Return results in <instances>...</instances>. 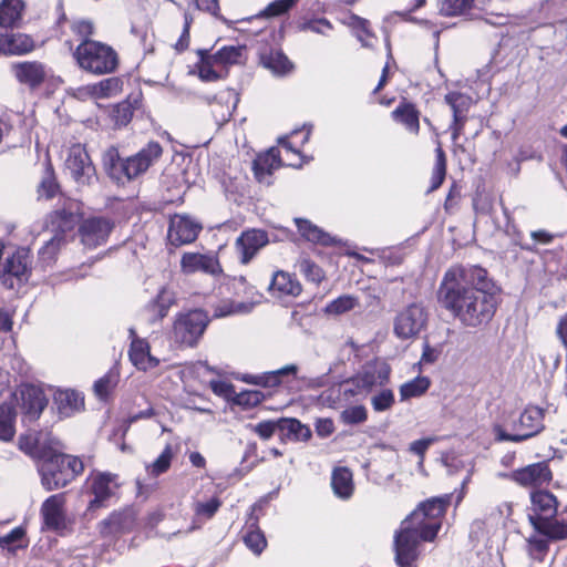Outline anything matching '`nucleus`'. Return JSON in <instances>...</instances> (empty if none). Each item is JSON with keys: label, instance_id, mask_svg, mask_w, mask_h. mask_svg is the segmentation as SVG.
<instances>
[{"label": "nucleus", "instance_id": "9", "mask_svg": "<svg viewBox=\"0 0 567 567\" xmlns=\"http://www.w3.org/2000/svg\"><path fill=\"white\" fill-rule=\"evenodd\" d=\"M429 311L421 302H412L403 307L393 321V332L401 340L417 337L427 326Z\"/></svg>", "mask_w": 567, "mask_h": 567}, {"label": "nucleus", "instance_id": "36", "mask_svg": "<svg viewBox=\"0 0 567 567\" xmlns=\"http://www.w3.org/2000/svg\"><path fill=\"white\" fill-rule=\"evenodd\" d=\"M23 9L22 0H2L0 3V27H14L20 21Z\"/></svg>", "mask_w": 567, "mask_h": 567}, {"label": "nucleus", "instance_id": "11", "mask_svg": "<svg viewBox=\"0 0 567 567\" xmlns=\"http://www.w3.org/2000/svg\"><path fill=\"white\" fill-rule=\"evenodd\" d=\"M30 255L25 249H18L9 256L2 267L1 281L8 289L28 280L30 274Z\"/></svg>", "mask_w": 567, "mask_h": 567}, {"label": "nucleus", "instance_id": "51", "mask_svg": "<svg viewBox=\"0 0 567 567\" xmlns=\"http://www.w3.org/2000/svg\"><path fill=\"white\" fill-rule=\"evenodd\" d=\"M255 302L224 301L215 308L214 317L221 318L234 313L249 312Z\"/></svg>", "mask_w": 567, "mask_h": 567}, {"label": "nucleus", "instance_id": "34", "mask_svg": "<svg viewBox=\"0 0 567 567\" xmlns=\"http://www.w3.org/2000/svg\"><path fill=\"white\" fill-rule=\"evenodd\" d=\"M392 117L394 121L404 125L409 132H411L415 135L419 133V131H420V112L415 109V106L413 104L402 102L392 112Z\"/></svg>", "mask_w": 567, "mask_h": 567}, {"label": "nucleus", "instance_id": "18", "mask_svg": "<svg viewBox=\"0 0 567 567\" xmlns=\"http://www.w3.org/2000/svg\"><path fill=\"white\" fill-rule=\"evenodd\" d=\"M59 442L51 432H37L21 435L19 447L39 462Z\"/></svg>", "mask_w": 567, "mask_h": 567}, {"label": "nucleus", "instance_id": "41", "mask_svg": "<svg viewBox=\"0 0 567 567\" xmlns=\"http://www.w3.org/2000/svg\"><path fill=\"white\" fill-rule=\"evenodd\" d=\"M16 413L8 404L0 405V440L9 442L13 439Z\"/></svg>", "mask_w": 567, "mask_h": 567}, {"label": "nucleus", "instance_id": "40", "mask_svg": "<svg viewBox=\"0 0 567 567\" xmlns=\"http://www.w3.org/2000/svg\"><path fill=\"white\" fill-rule=\"evenodd\" d=\"M344 23L352 29L355 38L363 47L371 48L373 45L374 35L370 30V23L368 20L357 14H351Z\"/></svg>", "mask_w": 567, "mask_h": 567}, {"label": "nucleus", "instance_id": "42", "mask_svg": "<svg viewBox=\"0 0 567 567\" xmlns=\"http://www.w3.org/2000/svg\"><path fill=\"white\" fill-rule=\"evenodd\" d=\"M360 306L359 299L351 295H343L338 297L337 299L330 301L324 311L328 315L340 316L352 311L357 307Z\"/></svg>", "mask_w": 567, "mask_h": 567}, {"label": "nucleus", "instance_id": "62", "mask_svg": "<svg viewBox=\"0 0 567 567\" xmlns=\"http://www.w3.org/2000/svg\"><path fill=\"white\" fill-rule=\"evenodd\" d=\"M277 430L280 431V419L262 421L255 426V432L264 440L270 439Z\"/></svg>", "mask_w": 567, "mask_h": 567}, {"label": "nucleus", "instance_id": "59", "mask_svg": "<svg viewBox=\"0 0 567 567\" xmlns=\"http://www.w3.org/2000/svg\"><path fill=\"white\" fill-rule=\"evenodd\" d=\"M530 237L533 239V243H520L519 244L523 249L534 251V250H536L537 244L547 245V244L551 243L554 239L553 234H550L546 230H543V229L532 231Z\"/></svg>", "mask_w": 567, "mask_h": 567}, {"label": "nucleus", "instance_id": "21", "mask_svg": "<svg viewBox=\"0 0 567 567\" xmlns=\"http://www.w3.org/2000/svg\"><path fill=\"white\" fill-rule=\"evenodd\" d=\"M12 72L16 79L31 89L40 86L47 75V66L39 61H24L12 64Z\"/></svg>", "mask_w": 567, "mask_h": 567}, {"label": "nucleus", "instance_id": "45", "mask_svg": "<svg viewBox=\"0 0 567 567\" xmlns=\"http://www.w3.org/2000/svg\"><path fill=\"white\" fill-rule=\"evenodd\" d=\"M95 100L106 99L116 95L122 90V82L118 78H107L93 83Z\"/></svg>", "mask_w": 567, "mask_h": 567}, {"label": "nucleus", "instance_id": "26", "mask_svg": "<svg viewBox=\"0 0 567 567\" xmlns=\"http://www.w3.org/2000/svg\"><path fill=\"white\" fill-rule=\"evenodd\" d=\"M487 2L488 0H437V8L446 17L468 16L474 10H485Z\"/></svg>", "mask_w": 567, "mask_h": 567}, {"label": "nucleus", "instance_id": "2", "mask_svg": "<svg viewBox=\"0 0 567 567\" xmlns=\"http://www.w3.org/2000/svg\"><path fill=\"white\" fill-rule=\"evenodd\" d=\"M451 497V494H445L425 501L401 523L394 536L395 563L399 567L416 566L420 543L435 539Z\"/></svg>", "mask_w": 567, "mask_h": 567}, {"label": "nucleus", "instance_id": "15", "mask_svg": "<svg viewBox=\"0 0 567 567\" xmlns=\"http://www.w3.org/2000/svg\"><path fill=\"white\" fill-rule=\"evenodd\" d=\"M117 476L111 473H96L89 478V489L93 494L89 509H96L104 506L105 502L115 493L118 484Z\"/></svg>", "mask_w": 567, "mask_h": 567}, {"label": "nucleus", "instance_id": "44", "mask_svg": "<svg viewBox=\"0 0 567 567\" xmlns=\"http://www.w3.org/2000/svg\"><path fill=\"white\" fill-rule=\"evenodd\" d=\"M445 102L452 109L453 116H466L473 100L466 94L460 92H450L445 95Z\"/></svg>", "mask_w": 567, "mask_h": 567}, {"label": "nucleus", "instance_id": "8", "mask_svg": "<svg viewBox=\"0 0 567 567\" xmlns=\"http://www.w3.org/2000/svg\"><path fill=\"white\" fill-rule=\"evenodd\" d=\"M209 321L208 313L200 309L181 312L173 321L172 340L181 348H194L202 339Z\"/></svg>", "mask_w": 567, "mask_h": 567}, {"label": "nucleus", "instance_id": "31", "mask_svg": "<svg viewBox=\"0 0 567 567\" xmlns=\"http://www.w3.org/2000/svg\"><path fill=\"white\" fill-rule=\"evenodd\" d=\"M331 486L337 497L349 499L354 491L352 472L348 467H337L332 472Z\"/></svg>", "mask_w": 567, "mask_h": 567}, {"label": "nucleus", "instance_id": "35", "mask_svg": "<svg viewBox=\"0 0 567 567\" xmlns=\"http://www.w3.org/2000/svg\"><path fill=\"white\" fill-rule=\"evenodd\" d=\"M298 371L299 368L297 364H288L278 370L251 377L250 379L255 384H260L266 388H275L281 383V380L285 377H292L293 379H297Z\"/></svg>", "mask_w": 567, "mask_h": 567}, {"label": "nucleus", "instance_id": "49", "mask_svg": "<svg viewBox=\"0 0 567 567\" xmlns=\"http://www.w3.org/2000/svg\"><path fill=\"white\" fill-rule=\"evenodd\" d=\"M173 458V450L171 445H166L159 456L150 465L146 466V471L151 476H158L165 473Z\"/></svg>", "mask_w": 567, "mask_h": 567}, {"label": "nucleus", "instance_id": "19", "mask_svg": "<svg viewBox=\"0 0 567 567\" xmlns=\"http://www.w3.org/2000/svg\"><path fill=\"white\" fill-rule=\"evenodd\" d=\"M268 235L260 229L244 231L236 240V249L241 264H248L268 244Z\"/></svg>", "mask_w": 567, "mask_h": 567}, {"label": "nucleus", "instance_id": "52", "mask_svg": "<svg viewBox=\"0 0 567 567\" xmlns=\"http://www.w3.org/2000/svg\"><path fill=\"white\" fill-rule=\"evenodd\" d=\"M368 419V411L363 405H353L344 409L340 414V420L346 425L362 424Z\"/></svg>", "mask_w": 567, "mask_h": 567}, {"label": "nucleus", "instance_id": "7", "mask_svg": "<svg viewBox=\"0 0 567 567\" xmlns=\"http://www.w3.org/2000/svg\"><path fill=\"white\" fill-rule=\"evenodd\" d=\"M545 411L535 405H528L524 409L518 416H512L506 423V427L511 430L507 432L502 425L494 427L495 437L497 441L523 442L535 435L539 434L544 425Z\"/></svg>", "mask_w": 567, "mask_h": 567}, {"label": "nucleus", "instance_id": "3", "mask_svg": "<svg viewBox=\"0 0 567 567\" xmlns=\"http://www.w3.org/2000/svg\"><path fill=\"white\" fill-rule=\"evenodd\" d=\"M78 210V203L68 199L61 208H56L45 217L44 228L52 233V236L45 240L38 252L42 267H50L55 262L58 254L66 244V234L72 231L76 225Z\"/></svg>", "mask_w": 567, "mask_h": 567}, {"label": "nucleus", "instance_id": "33", "mask_svg": "<svg viewBox=\"0 0 567 567\" xmlns=\"http://www.w3.org/2000/svg\"><path fill=\"white\" fill-rule=\"evenodd\" d=\"M534 528L538 534L548 538L550 542L567 539V519L565 518L559 519L556 516L547 518L539 522Z\"/></svg>", "mask_w": 567, "mask_h": 567}, {"label": "nucleus", "instance_id": "13", "mask_svg": "<svg viewBox=\"0 0 567 567\" xmlns=\"http://www.w3.org/2000/svg\"><path fill=\"white\" fill-rule=\"evenodd\" d=\"M199 221L184 214H175L171 217L168 227V240L173 246L193 243L202 230Z\"/></svg>", "mask_w": 567, "mask_h": 567}, {"label": "nucleus", "instance_id": "63", "mask_svg": "<svg viewBox=\"0 0 567 567\" xmlns=\"http://www.w3.org/2000/svg\"><path fill=\"white\" fill-rule=\"evenodd\" d=\"M24 530L20 527L13 528L10 533L4 536H0V547L9 550H14L18 542L22 539Z\"/></svg>", "mask_w": 567, "mask_h": 567}, {"label": "nucleus", "instance_id": "4", "mask_svg": "<svg viewBox=\"0 0 567 567\" xmlns=\"http://www.w3.org/2000/svg\"><path fill=\"white\" fill-rule=\"evenodd\" d=\"M61 451L62 444L59 442L38 462L41 483L47 491L66 486L84 470L80 458Z\"/></svg>", "mask_w": 567, "mask_h": 567}, {"label": "nucleus", "instance_id": "61", "mask_svg": "<svg viewBox=\"0 0 567 567\" xmlns=\"http://www.w3.org/2000/svg\"><path fill=\"white\" fill-rule=\"evenodd\" d=\"M298 0H275L267 6L265 9V14L267 17H277L285 12H287L290 8H292Z\"/></svg>", "mask_w": 567, "mask_h": 567}, {"label": "nucleus", "instance_id": "22", "mask_svg": "<svg viewBox=\"0 0 567 567\" xmlns=\"http://www.w3.org/2000/svg\"><path fill=\"white\" fill-rule=\"evenodd\" d=\"M284 165L281 152L277 147H270L268 151L260 153L252 163L255 177L260 183L270 184L272 173Z\"/></svg>", "mask_w": 567, "mask_h": 567}, {"label": "nucleus", "instance_id": "46", "mask_svg": "<svg viewBox=\"0 0 567 567\" xmlns=\"http://www.w3.org/2000/svg\"><path fill=\"white\" fill-rule=\"evenodd\" d=\"M118 378V371L115 369H111L105 375L95 381L93 389L96 396H99L102 400L107 398L110 392L116 386Z\"/></svg>", "mask_w": 567, "mask_h": 567}, {"label": "nucleus", "instance_id": "48", "mask_svg": "<svg viewBox=\"0 0 567 567\" xmlns=\"http://www.w3.org/2000/svg\"><path fill=\"white\" fill-rule=\"evenodd\" d=\"M244 542L256 555H260L267 545L262 532L255 524L249 526V530L246 533Z\"/></svg>", "mask_w": 567, "mask_h": 567}, {"label": "nucleus", "instance_id": "10", "mask_svg": "<svg viewBox=\"0 0 567 567\" xmlns=\"http://www.w3.org/2000/svg\"><path fill=\"white\" fill-rule=\"evenodd\" d=\"M65 168L78 185H91L96 179L95 167L85 150L81 144H74L70 147Z\"/></svg>", "mask_w": 567, "mask_h": 567}, {"label": "nucleus", "instance_id": "27", "mask_svg": "<svg viewBox=\"0 0 567 567\" xmlns=\"http://www.w3.org/2000/svg\"><path fill=\"white\" fill-rule=\"evenodd\" d=\"M272 296L282 297H297L301 293V285L295 276L287 271H276L269 286Z\"/></svg>", "mask_w": 567, "mask_h": 567}, {"label": "nucleus", "instance_id": "28", "mask_svg": "<svg viewBox=\"0 0 567 567\" xmlns=\"http://www.w3.org/2000/svg\"><path fill=\"white\" fill-rule=\"evenodd\" d=\"M128 357L138 370L148 371L156 368L159 360L151 354V348L146 340H135L131 343Z\"/></svg>", "mask_w": 567, "mask_h": 567}, {"label": "nucleus", "instance_id": "32", "mask_svg": "<svg viewBox=\"0 0 567 567\" xmlns=\"http://www.w3.org/2000/svg\"><path fill=\"white\" fill-rule=\"evenodd\" d=\"M0 49L10 54H25L34 49V41L22 33L0 35Z\"/></svg>", "mask_w": 567, "mask_h": 567}, {"label": "nucleus", "instance_id": "20", "mask_svg": "<svg viewBox=\"0 0 567 567\" xmlns=\"http://www.w3.org/2000/svg\"><path fill=\"white\" fill-rule=\"evenodd\" d=\"M391 369L383 361H372L367 363L362 371L354 378L359 389L370 390L375 385H383L388 382Z\"/></svg>", "mask_w": 567, "mask_h": 567}, {"label": "nucleus", "instance_id": "54", "mask_svg": "<svg viewBox=\"0 0 567 567\" xmlns=\"http://www.w3.org/2000/svg\"><path fill=\"white\" fill-rule=\"evenodd\" d=\"M549 539L539 535L530 536L528 538L529 555L539 561L544 560L545 555L549 548Z\"/></svg>", "mask_w": 567, "mask_h": 567}, {"label": "nucleus", "instance_id": "55", "mask_svg": "<svg viewBox=\"0 0 567 567\" xmlns=\"http://www.w3.org/2000/svg\"><path fill=\"white\" fill-rule=\"evenodd\" d=\"M221 502L218 497H212L208 501H196L194 503V513L197 517H203L204 519H210L220 507Z\"/></svg>", "mask_w": 567, "mask_h": 567}, {"label": "nucleus", "instance_id": "60", "mask_svg": "<svg viewBox=\"0 0 567 567\" xmlns=\"http://www.w3.org/2000/svg\"><path fill=\"white\" fill-rule=\"evenodd\" d=\"M71 30L76 34L81 42L92 41L90 37L94 32L93 23L89 20H75L71 24Z\"/></svg>", "mask_w": 567, "mask_h": 567}, {"label": "nucleus", "instance_id": "30", "mask_svg": "<svg viewBox=\"0 0 567 567\" xmlns=\"http://www.w3.org/2000/svg\"><path fill=\"white\" fill-rule=\"evenodd\" d=\"M260 63L272 74L281 76L292 70V64L288 58L277 49H269L260 52Z\"/></svg>", "mask_w": 567, "mask_h": 567}, {"label": "nucleus", "instance_id": "50", "mask_svg": "<svg viewBox=\"0 0 567 567\" xmlns=\"http://www.w3.org/2000/svg\"><path fill=\"white\" fill-rule=\"evenodd\" d=\"M241 58L243 48L234 45L224 47L212 55V60L219 64H236L240 62Z\"/></svg>", "mask_w": 567, "mask_h": 567}, {"label": "nucleus", "instance_id": "29", "mask_svg": "<svg viewBox=\"0 0 567 567\" xmlns=\"http://www.w3.org/2000/svg\"><path fill=\"white\" fill-rule=\"evenodd\" d=\"M295 224L301 237L306 240L321 246H333L340 243L339 239L326 233L308 219L296 218Z\"/></svg>", "mask_w": 567, "mask_h": 567}, {"label": "nucleus", "instance_id": "58", "mask_svg": "<svg viewBox=\"0 0 567 567\" xmlns=\"http://www.w3.org/2000/svg\"><path fill=\"white\" fill-rule=\"evenodd\" d=\"M301 31H311L313 33L328 35L329 32L332 30V24L329 20L324 18L320 19H312L303 22L300 25Z\"/></svg>", "mask_w": 567, "mask_h": 567}, {"label": "nucleus", "instance_id": "43", "mask_svg": "<svg viewBox=\"0 0 567 567\" xmlns=\"http://www.w3.org/2000/svg\"><path fill=\"white\" fill-rule=\"evenodd\" d=\"M175 303V295L173 291L163 288L159 290L156 299L152 302L151 309L157 319L167 316L171 307Z\"/></svg>", "mask_w": 567, "mask_h": 567}, {"label": "nucleus", "instance_id": "23", "mask_svg": "<svg viewBox=\"0 0 567 567\" xmlns=\"http://www.w3.org/2000/svg\"><path fill=\"white\" fill-rule=\"evenodd\" d=\"M310 130L300 128L293 130L289 135L279 137L278 143L281 147V158L289 157L290 155L297 156L298 161H288L287 166L299 168L302 166L303 161L300 155V147L308 142Z\"/></svg>", "mask_w": 567, "mask_h": 567}, {"label": "nucleus", "instance_id": "6", "mask_svg": "<svg viewBox=\"0 0 567 567\" xmlns=\"http://www.w3.org/2000/svg\"><path fill=\"white\" fill-rule=\"evenodd\" d=\"M73 56L80 69L94 75L113 73L118 65L116 51L100 41L81 42Z\"/></svg>", "mask_w": 567, "mask_h": 567}, {"label": "nucleus", "instance_id": "57", "mask_svg": "<svg viewBox=\"0 0 567 567\" xmlns=\"http://www.w3.org/2000/svg\"><path fill=\"white\" fill-rule=\"evenodd\" d=\"M299 270L311 281L320 282L323 278L321 268L308 258L299 260Z\"/></svg>", "mask_w": 567, "mask_h": 567}, {"label": "nucleus", "instance_id": "12", "mask_svg": "<svg viewBox=\"0 0 567 567\" xmlns=\"http://www.w3.org/2000/svg\"><path fill=\"white\" fill-rule=\"evenodd\" d=\"M114 228V223L106 217H91L82 221L79 233L82 244L90 249L104 245Z\"/></svg>", "mask_w": 567, "mask_h": 567}, {"label": "nucleus", "instance_id": "16", "mask_svg": "<svg viewBox=\"0 0 567 567\" xmlns=\"http://www.w3.org/2000/svg\"><path fill=\"white\" fill-rule=\"evenodd\" d=\"M529 522L533 526L547 518L557 516V498L547 491H535L530 494Z\"/></svg>", "mask_w": 567, "mask_h": 567}, {"label": "nucleus", "instance_id": "56", "mask_svg": "<svg viewBox=\"0 0 567 567\" xmlns=\"http://www.w3.org/2000/svg\"><path fill=\"white\" fill-rule=\"evenodd\" d=\"M394 402V393L390 389H383L371 398V405L375 412L390 410Z\"/></svg>", "mask_w": 567, "mask_h": 567}, {"label": "nucleus", "instance_id": "17", "mask_svg": "<svg viewBox=\"0 0 567 567\" xmlns=\"http://www.w3.org/2000/svg\"><path fill=\"white\" fill-rule=\"evenodd\" d=\"M181 270L185 275L204 272L216 276L221 272L218 259L212 254L184 252L181 258Z\"/></svg>", "mask_w": 567, "mask_h": 567}, {"label": "nucleus", "instance_id": "14", "mask_svg": "<svg viewBox=\"0 0 567 567\" xmlns=\"http://www.w3.org/2000/svg\"><path fill=\"white\" fill-rule=\"evenodd\" d=\"M43 525L49 530H59L65 527V495L63 493L48 497L40 509Z\"/></svg>", "mask_w": 567, "mask_h": 567}, {"label": "nucleus", "instance_id": "1", "mask_svg": "<svg viewBox=\"0 0 567 567\" xmlns=\"http://www.w3.org/2000/svg\"><path fill=\"white\" fill-rule=\"evenodd\" d=\"M439 301L462 326L488 323L497 308V296L487 271L480 266H453L444 274Z\"/></svg>", "mask_w": 567, "mask_h": 567}, {"label": "nucleus", "instance_id": "53", "mask_svg": "<svg viewBox=\"0 0 567 567\" xmlns=\"http://www.w3.org/2000/svg\"><path fill=\"white\" fill-rule=\"evenodd\" d=\"M353 393L351 390H343L341 385L331 386L319 395V402L327 408L338 409L341 406V394Z\"/></svg>", "mask_w": 567, "mask_h": 567}, {"label": "nucleus", "instance_id": "39", "mask_svg": "<svg viewBox=\"0 0 567 567\" xmlns=\"http://www.w3.org/2000/svg\"><path fill=\"white\" fill-rule=\"evenodd\" d=\"M55 403L59 406V411L62 415H70L74 411H79L84 400L80 393L72 390L58 391L54 395Z\"/></svg>", "mask_w": 567, "mask_h": 567}, {"label": "nucleus", "instance_id": "64", "mask_svg": "<svg viewBox=\"0 0 567 567\" xmlns=\"http://www.w3.org/2000/svg\"><path fill=\"white\" fill-rule=\"evenodd\" d=\"M265 395L260 391L249 390L237 394L236 402L240 405L255 406L264 400Z\"/></svg>", "mask_w": 567, "mask_h": 567}, {"label": "nucleus", "instance_id": "37", "mask_svg": "<svg viewBox=\"0 0 567 567\" xmlns=\"http://www.w3.org/2000/svg\"><path fill=\"white\" fill-rule=\"evenodd\" d=\"M430 386L431 380L429 377L417 375L416 378L400 385V400L408 401L410 399L420 398L426 393Z\"/></svg>", "mask_w": 567, "mask_h": 567}, {"label": "nucleus", "instance_id": "24", "mask_svg": "<svg viewBox=\"0 0 567 567\" xmlns=\"http://www.w3.org/2000/svg\"><path fill=\"white\" fill-rule=\"evenodd\" d=\"M512 477L522 486H539L551 480V472L545 462H540L513 472Z\"/></svg>", "mask_w": 567, "mask_h": 567}, {"label": "nucleus", "instance_id": "47", "mask_svg": "<svg viewBox=\"0 0 567 567\" xmlns=\"http://www.w3.org/2000/svg\"><path fill=\"white\" fill-rule=\"evenodd\" d=\"M435 153L436 161L431 177V190L437 189L442 185L446 175V158L440 143L437 144Z\"/></svg>", "mask_w": 567, "mask_h": 567}, {"label": "nucleus", "instance_id": "38", "mask_svg": "<svg viewBox=\"0 0 567 567\" xmlns=\"http://www.w3.org/2000/svg\"><path fill=\"white\" fill-rule=\"evenodd\" d=\"M280 432L291 441L307 442L311 437L309 426L297 419H280Z\"/></svg>", "mask_w": 567, "mask_h": 567}, {"label": "nucleus", "instance_id": "5", "mask_svg": "<svg viewBox=\"0 0 567 567\" xmlns=\"http://www.w3.org/2000/svg\"><path fill=\"white\" fill-rule=\"evenodd\" d=\"M162 146L157 142H150L138 153L125 159H121L116 148H109L103 163L109 175L120 184L136 178L144 174L162 155Z\"/></svg>", "mask_w": 567, "mask_h": 567}, {"label": "nucleus", "instance_id": "25", "mask_svg": "<svg viewBox=\"0 0 567 567\" xmlns=\"http://www.w3.org/2000/svg\"><path fill=\"white\" fill-rule=\"evenodd\" d=\"M22 409L31 419H38L48 404L44 391L35 385H24L21 390Z\"/></svg>", "mask_w": 567, "mask_h": 567}]
</instances>
